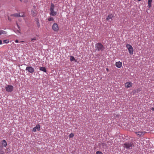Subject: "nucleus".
I'll use <instances>...</instances> for the list:
<instances>
[{
    "instance_id": "nucleus-17",
    "label": "nucleus",
    "mask_w": 154,
    "mask_h": 154,
    "mask_svg": "<svg viewBox=\"0 0 154 154\" xmlns=\"http://www.w3.org/2000/svg\"><path fill=\"white\" fill-rule=\"evenodd\" d=\"M40 70L45 72H46V71L45 68V67H41L40 69Z\"/></svg>"
},
{
    "instance_id": "nucleus-23",
    "label": "nucleus",
    "mask_w": 154,
    "mask_h": 154,
    "mask_svg": "<svg viewBox=\"0 0 154 154\" xmlns=\"http://www.w3.org/2000/svg\"><path fill=\"white\" fill-rule=\"evenodd\" d=\"M37 26L38 27H39L40 26V24L38 20L37 21Z\"/></svg>"
},
{
    "instance_id": "nucleus-29",
    "label": "nucleus",
    "mask_w": 154,
    "mask_h": 154,
    "mask_svg": "<svg viewBox=\"0 0 154 154\" xmlns=\"http://www.w3.org/2000/svg\"><path fill=\"white\" fill-rule=\"evenodd\" d=\"M2 44V41L1 40H0V45Z\"/></svg>"
},
{
    "instance_id": "nucleus-7",
    "label": "nucleus",
    "mask_w": 154,
    "mask_h": 154,
    "mask_svg": "<svg viewBox=\"0 0 154 154\" xmlns=\"http://www.w3.org/2000/svg\"><path fill=\"white\" fill-rule=\"evenodd\" d=\"M26 70L28 71L30 73H33L34 71V69L31 66H27Z\"/></svg>"
},
{
    "instance_id": "nucleus-3",
    "label": "nucleus",
    "mask_w": 154,
    "mask_h": 154,
    "mask_svg": "<svg viewBox=\"0 0 154 154\" xmlns=\"http://www.w3.org/2000/svg\"><path fill=\"white\" fill-rule=\"evenodd\" d=\"M126 47L128 49L129 54L132 55L133 54L134 50L132 46L130 45L127 44L126 45Z\"/></svg>"
},
{
    "instance_id": "nucleus-36",
    "label": "nucleus",
    "mask_w": 154,
    "mask_h": 154,
    "mask_svg": "<svg viewBox=\"0 0 154 154\" xmlns=\"http://www.w3.org/2000/svg\"><path fill=\"white\" fill-rule=\"evenodd\" d=\"M138 0V1H141V0Z\"/></svg>"
},
{
    "instance_id": "nucleus-16",
    "label": "nucleus",
    "mask_w": 154,
    "mask_h": 154,
    "mask_svg": "<svg viewBox=\"0 0 154 154\" xmlns=\"http://www.w3.org/2000/svg\"><path fill=\"white\" fill-rule=\"evenodd\" d=\"M2 145L4 147H6L7 145L6 141L5 140H3L2 141Z\"/></svg>"
},
{
    "instance_id": "nucleus-26",
    "label": "nucleus",
    "mask_w": 154,
    "mask_h": 154,
    "mask_svg": "<svg viewBox=\"0 0 154 154\" xmlns=\"http://www.w3.org/2000/svg\"><path fill=\"white\" fill-rule=\"evenodd\" d=\"M17 34L18 35H19L20 34V32L19 31H17Z\"/></svg>"
},
{
    "instance_id": "nucleus-18",
    "label": "nucleus",
    "mask_w": 154,
    "mask_h": 154,
    "mask_svg": "<svg viewBox=\"0 0 154 154\" xmlns=\"http://www.w3.org/2000/svg\"><path fill=\"white\" fill-rule=\"evenodd\" d=\"M6 32L5 31L2 30H0V35L2 34H6Z\"/></svg>"
},
{
    "instance_id": "nucleus-35",
    "label": "nucleus",
    "mask_w": 154,
    "mask_h": 154,
    "mask_svg": "<svg viewBox=\"0 0 154 154\" xmlns=\"http://www.w3.org/2000/svg\"><path fill=\"white\" fill-rule=\"evenodd\" d=\"M21 2H22V0H20Z\"/></svg>"
},
{
    "instance_id": "nucleus-37",
    "label": "nucleus",
    "mask_w": 154,
    "mask_h": 154,
    "mask_svg": "<svg viewBox=\"0 0 154 154\" xmlns=\"http://www.w3.org/2000/svg\"><path fill=\"white\" fill-rule=\"evenodd\" d=\"M49 19L51 20V19H52L51 18H50Z\"/></svg>"
},
{
    "instance_id": "nucleus-25",
    "label": "nucleus",
    "mask_w": 154,
    "mask_h": 154,
    "mask_svg": "<svg viewBox=\"0 0 154 154\" xmlns=\"http://www.w3.org/2000/svg\"><path fill=\"white\" fill-rule=\"evenodd\" d=\"M36 40V38L35 37H34L33 38H31V40Z\"/></svg>"
},
{
    "instance_id": "nucleus-6",
    "label": "nucleus",
    "mask_w": 154,
    "mask_h": 154,
    "mask_svg": "<svg viewBox=\"0 0 154 154\" xmlns=\"http://www.w3.org/2000/svg\"><path fill=\"white\" fill-rule=\"evenodd\" d=\"M135 133L136 134L137 136L139 137H142L143 136L145 132L144 131H137L135 132Z\"/></svg>"
},
{
    "instance_id": "nucleus-32",
    "label": "nucleus",
    "mask_w": 154,
    "mask_h": 154,
    "mask_svg": "<svg viewBox=\"0 0 154 154\" xmlns=\"http://www.w3.org/2000/svg\"><path fill=\"white\" fill-rule=\"evenodd\" d=\"M2 147H0V152H1V150L2 149Z\"/></svg>"
},
{
    "instance_id": "nucleus-5",
    "label": "nucleus",
    "mask_w": 154,
    "mask_h": 154,
    "mask_svg": "<svg viewBox=\"0 0 154 154\" xmlns=\"http://www.w3.org/2000/svg\"><path fill=\"white\" fill-rule=\"evenodd\" d=\"M13 86L11 85H7L5 87V89L7 91L11 92L13 90Z\"/></svg>"
},
{
    "instance_id": "nucleus-20",
    "label": "nucleus",
    "mask_w": 154,
    "mask_h": 154,
    "mask_svg": "<svg viewBox=\"0 0 154 154\" xmlns=\"http://www.w3.org/2000/svg\"><path fill=\"white\" fill-rule=\"evenodd\" d=\"M9 42V40L8 39H6L3 40V42L7 44Z\"/></svg>"
},
{
    "instance_id": "nucleus-2",
    "label": "nucleus",
    "mask_w": 154,
    "mask_h": 154,
    "mask_svg": "<svg viewBox=\"0 0 154 154\" xmlns=\"http://www.w3.org/2000/svg\"><path fill=\"white\" fill-rule=\"evenodd\" d=\"M96 47L97 48L98 51H103L104 49L103 45L100 43H98L95 45Z\"/></svg>"
},
{
    "instance_id": "nucleus-10",
    "label": "nucleus",
    "mask_w": 154,
    "mask_h": 154,
    "mask_svg": "<svg viewBox=\"0 0 154 154\" xmlns=\"http://www.w3.org/2000/svg\"><path fill=\"white\" fill-rule=\"evenodd\" d=\"M98 145L100 148L105 149L106 147V144L103 143H99Z\"/></svg>"
},
{
    "instance_id": "nucleus-28",
    "label": "nucleus",
    "mask_w": 154,
    "mask_h": 154,
    "mask_svg": "<svg viewBox=\"0 0 154 154\" xmlns=\"http://www.w3.org/2000/svg\"><path fill=\"white\" fill-rule=\"evenodd\" d=\"M19 42V41L18 40H16L15 41V42L16 43H18Z\"/></svg>"
},
{
    "instance_id": "nucleus-4",
    "label": "nucleus",
    "mask_w": 154,
    "mask_h": 154,
    "mask_svg": "<svg viewBox=\"0 0 154 154\" xmlns=\"http://www.w3.org/2000/svg\"><path fill=\"white\" fill-rule=\"evenodd\" d=\"M52 29L55 32H58L59 30V27L57 24V23H55L52 25Z\"/></svg>"
},
{
    "instance_id": "nucleus-31",
    "label": "nucleus",
    "mask_w": 154,
    "mask_h": 154,
    "mask_svg": "<svg viewBox=\"0 0 154 154\" xmlns=\"http://www.w3.org/2000/svg\"><path fill=\"white\" fill-rule=\"evenodd\" d=\"M9 150V148H8L6 149V151H8Z\"/></svg>"
},
{
    "instance_id": "nucleus-8",
    "label": "nucleus",
    "mask_w": 154,
    "mask_h": 154,
    "mask_svg": "<svg viewBox=\"0 0 154 154\" xmlns=\"http://www.w3.org/2000/svg\"><path fill=\"white\" fill-rule=\"evenodd\" d=\"M40 126L38 124L36 125V126L33 128L32 131L34 132H35L36 130L38 131H39L40 130Z\"/></svg>"
},
{
    "instance_id": "nucleus-15",
    "label": "nucleus",
    "mask_w": 154,
    "mask_h": 154,
    "mask_svg": "<svg viewBox=\"0 0 154 154\" xmlns=\"http://www.w3.org/2000/svg\"><path fill=\"white\" fill-rule=\"evenodd\" d=\"M113 17V15L112 14H110L108 15L106 19H112Z\"/></svg>"
},
{
    "instance_id": "nucleus-33",
    "label": "nucleus",
    "mask_w": 154,
    "mask_h": 154,
    "mask_svg": "<svg viewBox=\"0 0 154 154\" xmlns=\"http://www.w3.org/2000/svg\"><path fill=\"white\" fill-rule=\"evenodd\" d=\"M140 91V90H139V89H138L137 90V92H138V91Z\"/></svg>"
},
{
    "instance_id": "nucleus-12",
    "label": "nucleus",
    "mask_w": 154,
    "mask_h": 154,
    "mask_svg": "<svg viewBox=\"0 0 154 154\" xmlns=\"http://www.w3.org/2000/svg\"><path fill=\"white\" fill-rule=\"evenodd\" d=\"M50 11V14L52 16H55L57 14V12L53 10V11Z\"/></svg>"
},
{
    "instance_id": "nucleus-19",
    "label": "nucleus",
    "mask_w": 154,
    "mask_h": 154,
    "mask_svg": "<svg viewBox=\"0 0 154 154\" xmlns=\"http://www.w3.org/2000/svg\"><path fill=\"white\" fill-rule=\"evenodd\" d=\"M70 61H73L74 60H75V58L74 57H73L72 56H70Z\"/></svg>"
},
{
    "instance_id": "nucleus-14",
    "label": "nucleus",
    "mask_w": 154,
    "mask_h": 154,
    "mask_svg": "<svg viewBox=\"0 0 154 154\" xmlns=\"http://www.w3.org/2000/svg\"><path fill=\"white\" fill-rule=\"evenodd\" d=\"M152 2V0H148V6L150 8L151 7V3Z\"/></svg>"
},
{
    "instance_id": "nucleus-13",
    "label": "nucleus",
    "mask_w": 154,
    "mask_h": 154,
    "mask_svg": "<svg viewBox=\"0 0 154 154\" xmlns=\"http://www.w3.org/2000/svg\"><path fill=\"white\" fill-rule=\"evenodd\" d=\"M55 6L54 5L53 3L51 4V7L50 9V11H53L54 9Z\"/></svg>"
},
{
    "instance_id": "nucleus-30",
    "label": "nucleus",
    "mask_w": 154,
    "mask_h": 154,
    "mask_svg": "<svg viewBox=\"0 0 154 154\" xmlns=\"http://www.w3.org/2000/svg\"><path fill=\"white\" fill-rule=\"evenodd\" d=\"M151 109V110H152L154 111V107H152V108Z\"/></svg>"
},
{
    "instance_id": "nucleus-34",
    "label": "nucleus",
    "mask_w": 154,
    "mask_h": 154,
    "mask_svg": "<svg viewBox=\"0 0 154 154\" xmlns=\"http://www.w3.org/2000/svg\"><path fill=\"white\" fill-rule=\"evenodd\" d=\"M106 70L107 71H109V69L108 68H106Z\"/></svg>"
},
{
    "instance_id": "nucleus-9",
    "label": "nucleus",
    "mask_w": 154,
    "mask_h": 154,
    "mask_svg": "<svg viewBox=\"0 0 154 154\" xmlns=\"http://www.w3.org/2000/svg\"><path fill=\"white\" fill-rule=\"evenodd\" d=\"M133 85L132 83L131 82H127L125 84V86L126 88H129L131 87Z\"/></svg>"
},
{
    "instance_id": "nucleus-22",
    "label": "nucleus",
    "mask_w": 154,
    "mask_h": 154,
    "mask_svg": "<svg viewBox=\"0 0 154 154\" xmlns=\"http://www.w3.org/2000/svg\"><path fill=\"white\" fill-rule=\"evenodd\" d=\"M12 16H15V17H19V16H20V15H19L18 14H12Z\"/></svg>"
},
{
    "instance_id": "nucleus-21",
    "label": "nucleus",
    "mask_w": 154,
    "mask_h": 154,
    "mask_svg": "<svg viewBox=\"0 0 154 154\" xmlns=\"http://www.w3.org/2000/svg\"><path fill=\"white\" fill-rule=\"evenodd\" d=\"M74 136V134L73 133H71L70 134L69 137L70 138L73 137Z\"/></svg>"
},
{
    "instance_id": "nucleus-38",
    "label": "nucleus",
    "mask_w": 154,
    "mask_h": 154,
    "mask_svg": "<svg viewBox=\"0 0 154 154\" xmlns=\"http://www.w3.org/2000/svg\"><path fill=\"white\" fill-rule=\"evenodd\" d=\"M49 21H51V20H48Z\"/></svg>"
},
{
    "instance_id": "nucleus-24",
    "label": "nucleus",
    "mask_w": 154,
    "mask_h": 154,
    "mask_svg": "<svg viewBox=\"0 0 154 154\" xmlns=\"http://www.w3.org/2000/svg\"><path fill=\"white\" fill-rule=\"evenodd\" d=\"M96 154H103V153L100 151H97L96 152Z\"/></svg>"
},
{
    "instance_id": "nucleus-11",
    "label": "nucleus",
    "mask_w": 154,
    "mask_h": 154,
    "mask_svg": "<svg viewBox=\"0 0 154 154\" xmlns=\"http://www.w3.org/2000/svg\"><path fill=\"white\" fill-rule=\"evenodd\" d=\"M116 65L117 67L120 68L122 66V63L120 61L116 62Z\"/></svg>"
},
{
    "instance_id": "nucleus-27",
    "label": "nucleus",
    "mask_w": 154,
    "mask_h": 154,
    "mask_svg": "<svg viewBox=\"0 0 154 154\" xmlns=\"http://www.w3.org/2000/svg\"><path fill=\"white\" fill-rule=\"evenodd\" d=\"M0 154H5L3 151H1L0 152Z\"/></svg>"
},
{
    "instance_id": "nucleus-1",
    "label": "nucleus",
    "mask_w": 154,
    "mask_h": 154,
    "mask_svg": "<svg viewBox=\"0 0 154 154\" xmlns=\"http://www.w3.org/2000/svg\"><path fill=\"white\" fill-rule=\"evenodd\" d=\"M122 146L124 148L127 149H132L134 147V145L133 142H128L124 143L122 145Z\"/></svg>"
}]
</instances>
